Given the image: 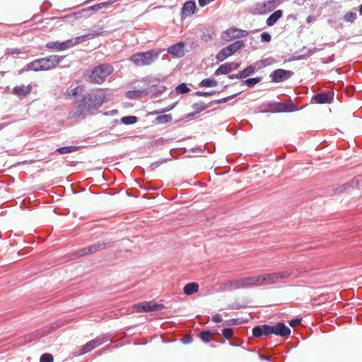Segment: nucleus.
I'll use <instances>...</instances> for the list:
<instances>
[{
    "label": "nucleus",
    "instance_id": "15",
    "mask_svg": "<svg viewBox=\"0 0 362 362\" xmlns=\"http://www.w3.org/2000/svg\"><path fill=\"white\" fill-rule=\"evenodd\" d=\"M239 67V64L230 62L225 63L221 65L215 71V75L227 74L232 70H235Z\"/></svg>",
    "mask_w": 362,
    "mask_h": 362
},
{
    "label": "nucleus",
    "instance_id": "9",
    "mask_svg": "<svg viewBox=\"0 0 362 362\" xmlns=\"http://www.w3.org/2000/svg\"><path fill=\"white\" fill-rule=\"evenodd\" d=\"M235 291L258 286L256 275L234 280Z\"/></svg>",
    "mask_w": 362,
    "mask_h": 362
},
{
    "label": "nucleus",
    "instance_id": "25",
    "mask_svg": "<svg viewBox=\"0 0 362 362\" xmlns=\"http://www.w3.org/2000/svg\"><path fill=\"white\" fill-rule=\"evenodd\" d=\"M148 93L147 90H134L126 93V96L129 99H136L141 98Z\"/></svg>",
    "mask_w": 362,
    "mask_h": 362
},
{
    "label": "nucleus",
    "instance_id": "55",
    "mask_svg": "<svg viewBox=\"0 0 362 362\" xmlns=\"http://www.w3.org/2000/svg\"><path fill=\"white\" fill-rule=\"evenodd\" d=\"M147 344V341H146V342H143V343H139V342H134V344H135V345H138V344Z\"/></svg>",
    "mask_w": 362,
    "mask_h": 362
},
{
    "label": "nucleus",
    "instance_id": "52",
    "mask_svg": "<svg viewBox=\"0 0 362 362\" xmlns=\"http://www.w3.org/2000/svg\"><path fill=\"white\" fill-rule=\"evenodd\" d=\"M310 303L313 305H320L321 303V302L317 301L316 298H313L310 299Z\"/></svg>",
    "mask_w": 362,
    "mask_h": 362
},
{
    "label": "nucleus",
    "instance_id": "6",
    "mask_svg": "<svg viewBox=\"0 0 362 362\" xmlns=\"http://www.w3.org/2000/svg\"><path fill=\"white\" fill-rule=\"evenodd\" d=\"M133 308L135 312L141 313L160 311L165 308V306L161 303H157L153 300H144L134 304Z\"/></svg>",
    "mask_w": 362,
    "mask_h": 362
},
{
    "label": "nucleus",
    "instance_id": "38",
    "mask_svg": "<svg viewBox=\"0 0 362 362\" xmlns=\"http://www.w3.org/2000/svg\"><path fill=\"white\" fill-rule=\"evenodd\" d=\"M356 18V14L354 12H348L345 14L344 19L347 22H352Z\"/></svg>",
    "mask_w": 362,
    "mask_h": 362
},
{
    "label": "nucleus",
    "instance_id": "54",
    "mask_svg": "<svg viewBox=\"0 0 362 362\" xmlns=\"http://www.w3.org/2000/svg\"><path fill=\"white\" fill-rule=\"evenodd\" d=\"M214 341H216L217 343H219V344H223L225 342L224 340H215L214 339Z\"/></svg>",
    "mask_w": 362,
    "mask_h": 362
},
{
    "label": "nucleus",
    "instance_id": "4",
    "mask_svg": "<svg viewBox=\"0 0 362 362\" xmlns=\"http://www.w3.org/2000/svg\"><path fill=\"white\" fill-rule=\"evenodd\" d=\"M112 71L113 68L110 65H100L92 70L90 78L95 83H102Z\"/></svg>",
    "mask_w": 362,
    "mask_h": 362
},
{
    "label": "nucleus",
    "instance_id": "28",
    "mask_svg": "<svg viewBox=\"0 0 362 362\" xmlns=\"http://www.w3.org/2000/svg\"><path fill=\"white\" fill-rule=\"evenodd\" d=\"M274 275L276 281L277 282L279 281L289 278L291 275V272H290L289 271H287V270L276 272H274Z\"/></svg>",
    "mask_w": 362,
    "mask_h": 362
},
{
    "label": "nucleus",
    "instance_id": "43",
    "mask_svg": "<svg viewBox=\"0 0 362 362\" xmlns=\"http://www.w3.org/2000/svg\"><path fill=\"white\" fill-rule=\"evenodd\" d=\"M259 81V79L258 78H252L247 79L245 81V83L248 86H252L255 85L256 83H257Z\"/></svg>",
    "mask_w": 362,
    "mask_h": 362
},
{
    "label": "nucleus",
    "instance_id": "2",
    "mask_svg": "<svg viewBox=\"0 0 362 362\" xmlns=\"http://www.w3.org/2000/svg\"><path fill=\"white\" fill-rule=\"evenodd\" d=\"M62 326V323L60 322H54L49 326L44 327L40 329H37L33 332L27 334L25 337V339L27 342H32L33 341L40 340L41 338L47 336L49 333L57 330Z\"/></svg>",
    "mask_w": 362,
    "mask_h": 362
},
{
    "label": "nucleus",
    "instance_id": "32",
    "mask_svg": "<svg viewBox=\"0 0 362 362\" xmlns=\"http://www.w3.org/2000/svg\"><path fill=\"white\" fill-rule=\"evenodd\" d=\"M221 335L224 339L229 340L234 336L233 329L230 327H225L222 329Z\"/></svg>",
    "mask_w": 362,
    "mask_h": 362
},
{
    "label": "nucleus",
    "instance_id": "27",
    "mask_svg": "<svg viewBox=\"0 0 362 362\" xmlns=\"http://www.w3.org/2000/svg\"><path fill=\"white\" fill-rule=\"evenodd\" d=\"M247 322V320H245V319H243V318H232V319H229L228 320H226L223 322V325L235 326V325H242V324L245 323Z\"/></svg>",
    "mask_w": 362,
    "mask_h": 362
},
{
    "label": "nucleus",
    "instance_id": "47",
    "mask_svg": "<svg viewBox=\"0 0 362 362\" xmlns=\"http://www.w3.org/2000/svg\"><path fill=\"white\" fill-rule=\"evenodd\" d=\"M110 350H111V347H110V346H106L104 348L103 351H98V352H97L96 356H101L103 353H105V352H106V351H110Z\"/></svg>",
    "mask_w": 362,
    "mask_h": 362
},
{
    "label": "nucleus",
    "instance_id": "16",
    "mask_svg": "<svg viewBox=\"0 0 362 362\" xmlns=\"http://www.w3.org/2000/svg\"><path fill=\"white\" fill-rule=\"evenodd\" d=\"M268 327V324H263L255 326L252 329L253 337L260 338L262 336L269 337Z\"/></svg>",
    "mask_w": 362,
    "mask_h": 362
},
{
    "label": "nucleus",
    "instance_id": "31",
    "mask_svg": "<svg viewBox=\"0 0 362 362\" xmlns=\"http://www.w3.org/2000/svg\"><path fill=\"white\" fill-rule=\"evenodd\" d=\"M218 84L217 81L212 78H205L202 80L200 83V86L202 87H215Z\"/></svg>",
    "mask_w": 362,
    "mask_h": 362
},
{
    "label": "nucleus",
    "instance_id": "18",
    "mask_svg": "<svg viewBox=\"0 0 362 362\" xmlns=\"http://www.w3.org/2000/svg\"><path fill=\"white\" fill-rule=\"evenodd\" d=\"M184 44L177 43L168 48V53L176 57H181L185 54Z\"/></svg>",
    "mask_w": 362,
    "mask_h": 362
},
{
    "label": "nucleus",
    "instance_id": "46",
    "mask_svg": "<svg viewBox=\"0 0 362 362\" xmlns=\"http://www.w3.org/2000/svg\"><path fill=\"white\" fill-rule=\"evenodd\" d=\"M192 337L191 335L185 337L181 339V341L185 344H189L192 342Z\"/></svg>",
    "mask_w": 362,
    "mask_h": 362
},
{
    "label": "nucleus",
    "instance_id": "53",
    "mask_svg": "<svg viewBox=\"0 0 362 362\" xmlns=\"http://www.w3.org/2000/svg\"><path fill=\"white\" fill-rule=\"evenodd\" d=\"M229 344L231 346H234V347H237V346H240L239 344H237L233 341H229Z\"/></svg>",
    "mask_w": 362,
    "mask_h": 362
},
{
    "label": "nucleus",
    "instance_id": "59",
    "mask_svg": "<svg viewBox=\"0 0 362 362\" xmlns=\"http://www.w3.org/2000/svg\"><path fill=\"white\" fill-rule=\"evenodd\" d=\"M247 351H252V349H247Z\"/></svg>",
    "mask_w": 362,
    "mask_h": 362
},
{
    "label": "nucleus",
    "instance_id": "36",
    "mask_svg": "<svg viewBox=\"0 0 362 362\" xmlns=\"http://www.w3.org/2000/svg\"><path fill=\"white\" fill-rule=\"evenodd\" d=\"M54 357L51 354L45 353L40 356V362H53Z\"/></svg>",
    "mask_w": 362,
    "mask_h": 362
},
{
    "label": "nucleus",
    "instance_id": "44",
    "mask_svg": "<svg viewBox=\"0 0 362 362\" xmlns=\"http://www.w3.org/2000/svg\"><path fill=\"white\" fill-rule=\"evenodd\" d=\"M261 40L262 42H269L271 40V35L268 33H263L261 35Z\"/></svg>",
    "mask_w": 362,
    "mask_h": 362
},
{
    "label": "nucleus",
    "instance_id": "48",
    "mask_svg": "<svg viewBox=\"0 0 362 362\" xmlns=\"http://www.w3.org/2000/svg\"><path fill=\"white\" fill-rule=\"evenodd\" d=\"M86 347V344H84L83 346H81L80 354H79L80 356L83 355V354H87L90 351H88V349Z\"/></svg>",
    "mask_w": 362,
    "mask_h": 362
},
{
    "label": "nucleus",
    "instance_id": "22",
    "mask_svg": "<svg viewBox=\"0 0 362 362\" xmlns=\"http://www.w3.org/2000/svg\"><path fill=\"white\" fill-rule=\"evenodd\" d=\"M183 291L185 294H193L199 291V286L196 282H192L187 284L184 288Z\"/></svg>",
    "mask_w": 362,
    "mask_h": 362
},
{
    "label": "nucleus",
    "instance_id": "3",
    "mask_svg": "<svg viewBox=\"0 0 362 362\" xmlns=\"http://www.w3.org/2000/svg\"><path fill=\"white\" fill-rule=\"evenodd\" d=\"M59 56L53 55L48 58L36 60L30 64V69L34 71L48 70L55 67L60 62Z\"/></svg>",
    "mask_w": 362,
    "mask_h": 362
},
{
    "label": "nucleus",
    "instance_id": "20",
    "mask_svg": "<svg viewBox=\"0 0 362 362\" xmlns=\"http://www.w3.org/2000/svg\"><path fill=\"white\" fill-rule=\"evenodd\" d=\"M313 99L317 103H329L333 99V95L327 93H319L317 94Z\"/></svg>",
    "mask_w": 362,
    "mask_h": 362
},
{
    "label": "nucleus",
    "instance_id": "21",
    "mask_svg": "<svg viewBox=\"0 0 362 362\" xmlns=\"http://www.w3.org/2000/svg\"><path fill=\"white\" fill-rule=\"evenodd\" d=\"M195 9V3L193 1H187L183 6L182 13L186 16H189L194 13Z\"/></svg>",
    "mask_w": 362,
    "mask_h": 362
},
{
    "label": "nucleus",
    "instance_id": "49",
    "mask_svg": "<svg viewBox=\"0 0 362 362\" xmlns=\"http://www.w3.org/2000/svg\"><path fill=\"white\" fill-rule=\"evenodd\" d=\"M86 347V344H84L83 346H81L80 354H79L80 356L83 355V354H87L90 351H88V349Z\"/></svg>",
    "mask_w": 362,
    "mask_h": 362
},
{
    "label": "nucleus",
    "instance_id": "57",
    "mask_svg": "<svg viewBox=\"0 0 362 362\" xmlns=\"http://www.w3.org/2000/svg\"><path fill=\"white\" fill-rule=\"evenodd\" d=\"M359 13H360L361 15H362V5L360 7Z\"/></svg>",
    "mask_w": 362,
    "mask_h": 362
},
{
    "label": "nucleus",
    "instance_id": "58",
    "mask_svg": "<svg viewBox=\"0 0 362 362\" xmlns=\"http://www.w3.org/2000/svg\"><path fill=\"white\" fill-rule=\"evenodd\" d=\"M339 297H340V298H341V300H348L347 298H343V296H342V295H340V296H339Z\"/></svg>",
    "mask_w": 362,
    "mask_h": 362
},
{
    "label": "nucleus",
    "instance_id": "51",
    "mask_svg": "<svg viewBox=\"0 0 362 362\" xmlns=\"http://www.w3.org/2000/svg\"><path fill=\"white\" fill-rule=\"evenodd\" d=\"M212 0H199V4L201 6H204L209 4Z\"/></svg>",
    "mask_w": 362,
    "mask_h": 362
},
{
    "label": "nucleus",
    "instance_id": "29",
    "mask_svg": "<svg viewBox=\"0 0 362 362\" xmlns=\"http://www.w3.org/2000/svg\"><path fill=\"white\" fill-rule=\"evenodd\" d=\"M83 88L80 86H77L74 88L70 87L66 91V95L69 97H74L77 95L81 94L83 92Z\"/></svg>",
    "mask_w": 362,
    "mask_h": 362
},
{
    "label": "nucleus",
    "instance_id": "45",
    "mask_svg": "<svg viewBox=\"0 0 362 362\" xmlns=\"http://www.w3.org/2000/svg\"><path fill=\"white\" fill-rule=\"evenodd\" d=\"M211 320L215 323H218L222 322V317L220 314H216L212 316Z\"/></svg>",
    "mask_w": 362,
    "mask_h": 362
},
{
    "label": "nucleus",
    "instance_id": "14",
    "mask_svg": "<svg viewBox=\"0 0 362 362\" xmlns=\"http://www.w3.org/2000/svg\"><path fill=\"white\" fill-rule=\"evenodd\" d=\"M107 341H108V337L106 334H102V335L98 336L95 339L87 342L86 344V348L88 349V351H92Z\"/></svg>",
    "mask_w": 362,
    "mask_h": 362
},
{
    "label": "nucleus",
    "instance_id": "42",
    "mask_svg": "<svg viewBox=\"0 0 362 362\" xmlns=\"http://www.w3.org/2000/svg\"><path fill=\"white\" fill-rule=\"evenodd\" d=\"M301 318L300 317H296V318H293L292 320H291L289 321V325L291 326V327H295V326H299V325H301Z\"/></svg>",
    "mask_w": 362,
    "mask_h": 362
},
{
    "label": "nucleus",
    "instance_id": "34",
    "mask_svg": "<svg viewBox=\"0 0 362 362\" xmlns=\"http://www.w3.org/2000/svg\"><path fill=\"white\" fill-rule=\"evenodd\" d=\"M173 117L171 115H163L156 118V121L158 124L168 123L172 120Z\"/></svg>",
    "mask_w": 362,
    "mask_h": 362
},
{
    "label": "nucleus",
    "instance_id": "56",
    "mask_svg": "<svg viewBox=\"0 0 362 362\" xmlns=\"http://www.w3.org/2000/svg\"><path fill=\"white\" fill-rule=\"evenodd\" d=\"M310 21H311V17L309 16V17L307 18V22L310 23Z\"/></svg>",
    "mask_w": 362,
    "mask_h": 362
},
{
    "label": "nucleus",
    "instance_id": "10",
    "mask_svg": "<svg viewBox=\"0 0 362 362\" xmlns=\"http://www.w3.org/2000/svg\"><path fill=\"white\" fill-rule=\"evenodd\" d=\"M80 37L69 40L63 42H54L47 44V47L51 49H54L57 51L65 50L68 48H71L80 42Z\"/></svg>",
    "mask_w": 362,
    "mask_h": 362
},
{
    "label": "nucleus",
    "instance_id": "17",
    "mask_svg": "<svg viewBox=\"0 0 362 362\" xmlns=\"http://www.w3.org/2000/svg\"><path fill=\"white\" fill-rule=\"evenodd\" d=\"M258 286L276 283L274 272L256 275Z\"/></svg>",
    "mask_w": 362,
    "mask_h": 362
},
{
    "label": "nucleus",
    "instance_id": "1",
    "mask_svg": "<svg viewBox=\"0 0 362 362\" xmlns=\"http://www.w3.org/2000/svg\"><path fill=\"white\" fill-rule=\"evenodd\" d=\"M108 94L104 89L97 90L87 94L81 103L74 106L70 111L73 117H77L90 112L93 109L100 107L107 100Z\"/></svg>",
    "mask_w": 362,
    "mask_h": 362
},
{
    "label": "nucleus",
    "instance_id": "35",
    "mask_svg": "<svg viewBox=\"0 0 362 362\" xmlns=\"http://www.w3.org/2000/svg\"><path fill=\"white\" fill-rule=\"evenodd\" d=\"M121 121L123 124H133L136 122L137 118L135 116L123 117L121 119Z\"/></svg>",
    "mask_w": 362,
    "mask_h": 362
},
{
    "label": "nucleus",
    "instance_id": "37",
    "mask_svg": "<svg viewBox=\"0 0 362 362\" xmlns=\"http://www.w3.org/2000/svg\"><path fill=\"white\" fill-rule=\"evenodd\" d=\"M176 92L177 93H186L189 91V88L186 86L185 83H181L179 86H177L175 88Z\"/></svg>",
    "mask_w": 362,
    "mask_h": 362
},
{
    "label": "nucleus",
    "instance_id": "50",
    "mask_svg": "<svg viewBox=\"0 0 362 362\" xmlns=\"http://www.w3.org/2000/svg\"><path fill=\"white\" fill-rule=\"evenodd\" d=\"M259 357L261 358V360L270 361L271 358L268 356L264 355L262 353H259Z\"/></svg>",
    "mask_w": 362,
    "mask_h": 362
},
{
    "label": "nucleus",
    "instance_id": "30",
    "mask_svg": "<svg viewBox=\"0 0 362 362\" xmlns=\"http://www.w3.org/2000/svg\"><path fill=\"white\" fill-rule=\"evenodd\" d=\"M247 303L246 301H238L236 300L228 305V308L230 310H239L247 307Z\"/></svg>",
    "mask_w": 362,
    "mask_h": 362
},
{
    "label": "nucleus",
    "instance_id": "33",
    "mask_svg": "<svg viewBox=\"0 0 362 362\" xmlns=\"http://www.w3.org/2000/svg\"><path fill=\"white\" fill-rule=\"evenodd\" d=\"M255 71V67L253 66H250L246 69L241 71L238 75L237 78H245L249 76L250 74L253 73Z\"/></svg>",
    "mask_w": 362,
    "mask_h": 362
},
{
    "label": "nucleus",
    "instance_id": "19",
    "mask_svg": "<svg viewBox=\"0 0 362 362\" xmlns=\"http://www.w3.org/2000/svg\"><path fill=\"white\" fill-rule=\"evenodd\" d=\"M31 90H32L31 86L21 85L18 86H16L13 90V93L16 95L21 98V97L26 96L28 94H29L31 92Z\"/></svg>",
    "mask_w": 362,
    "mask_h": 362
},
{
    "label": "nucleus",
    "instance_id": "13",
    "mask_svg": "<svg viewBox=\"0 0 362 362\" xmlns=\"http://www.w3.org/2000/svg\"><path fill=\"white\" fill-rule=\"evenodd\" d=\"M276 0L269 1L267 3H264V4L257 6L254 10V13H258V14L266 13H268V12L274 10L276 8Z\"/></svg>",
    "mask_w": 362,
    "mask_h": 362
},
{
    "label": "nucleus",
    "instance_id": "41",
    "mask_svg": "<svg viewBox=\"0 0 362 362\" xmlns=\"http://www.w3.org/2000/svg\"><path fill=\"white\" fill-rule=\"evenodd\" d=\"M74 150H75V147H72V146L62 147V148H58V151L62 154L71 153Z\"/></svg>",
    "mask_w": 362,
    "mask_h": 362
},
{
    "label": "nucleus",
    "instance_id": "12",
    "mask_svg": "<svg viewBox=\"0 0 362 362\" xmlns=\"http://www.w3.org/2000/svg\"><path fill=\"white\" fill-rule=\"evenodd\" d=\"M292 74L291 71L279 69L274 71L271 77L273 81L279 83L289 78Z\"/></svg>",
    "mask_w": 362,
    "mask_h": 362
},
{
    "label": "nucleus",
    "instance_id": "7",
    "mask_svg": "<svg viewBox=\"0 0 362 362\" xmlns=\"http://www.w3.org/2000/svg\"><path fill=\"white\" fill-rule=\"evenodd\" d=\"M243 46L242 41H236L235 42L228 45L226 48L222 49L216 55V59L219 62H223L229 56L233 54Z\"/></svg>",
    "mask_w": 362,
    "mask_h": 362
},
{
    "label": "nucleus",
    "instance_id": "5",
    "mask_svg": "<svg viewBox=\"0 0 362 362\" xmlns=\"http://www.w3.org/2000/svg\"><path fill=\"white\" fill-rule=\"evenodd\" d=\"M158 57V52L155 51H148L133 54L131 57V61L137 66H146L154 62Z\"/></svg>",
    "mask_w": 362,
    "mask_h": 362
},
{
    "label": "nucleus",
    "instance_id": "11",
    "mask_svg": "<svg viewBox=\"0 0 362 362\" xmlns=\"http://www.w3.org/2000/svg\"><path fill=\"white\" fill-rule=\"evenodd\" d=\"M247 35V32L246 30L236 28H230L222 33L221 37L225 40H230L235 38L245 37Z\"/></svg>",
    "mask_w": 362,
    "mask_h": 362
},
{
    "label": "nucleus",
    "instance_id": "40",
    "mask_svg": "<svg viewBox=\"0 0 362 362\" xmlns=\"http://www.w3.org/2000/svg\"><path fill=\"white\" fill-rule=\"evenodd\" d=\"M95 250H96V247L95 246L88 247V248H85V249H83L82 250H81L79 252H80L79 255L80 256H83V255H86L87 254L91 253V252H94Z\"/></svg>",
    "mask_w": 362,
    "mask_h": 362
},
{
    "label": "nucleus",
    "instance_id": "26",
    "mask_svg": "<svg viewBox=\"0 0 362 362\" xmlns=\"http://www.w3.org/2000/svg\"><path fill=\"white\" fill-rule=\"evenodd\" d=\"M234 280L222 282L219 284L220 289L223 291H235Z\"/></svg>",
    "mask_w": 362,
    "mask_h": 362
},
{
    "label": "nucleus",
    "instance_id": "39",
    "mask_svg": "<svg viewBox=\"0 0 362 362\" xmlns=\"http://www.w3.org/2000/svg\"><path fill=\"white\" fill-rule=\"evenodd\" d=\"M192 107L194 110L195 113H197L203 111L206 107L202 103H198L194 104Z\"/></svg>",
    "mask_w": 362,
    "mask_h": 362
},
{
    "label": "nucleus",
    "instance_id": "23",
    "mask_svg": "<svg viewBox=\"0 0 362 362\" xmlns=\"http://www.w3.org/2000/svg\"><path fill=\"white\" fill-rule=\"evenodd\" d=\"M199 337L204 343H209L211 341L214 340L213 338V333L209 329L202 331L199 334Z\"/></svg>",
    "mask_w": 362,
    "mask_h": 362
},
{
    "label": "nucleus",
    "instance_id": "24",
    "mask_svg": "<svg viewBox=\"0 0 362 362\" xmlns=\"http://www.w3.org/2000/svg\"><path fill=\"white\" fill-rule=\"evenodd\" d=\"M282 16V11L277 10L274 11L267 20L269 26L273 25Z\"/></svg>",
    "mask_w": 362,
    "mask_h": 362
},
{
    "label": "nucleus",
    "instance_id": "8",
    "mask_svg": "<svg viewBox=\"0 0 362 362\" xmlns=\"http://www.w3.org/2000/svg\"><path fill=\"white\" fill-rule=\"evenodd\" d=\"M268 328L269 337L274 334L282 337H288L291 334L290 328L283 322H279L273 325H269Z\"/></svg>",
    "mask_w": 362,
    "mask_h": 362
}]
</instances>
